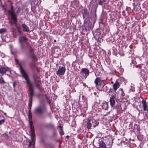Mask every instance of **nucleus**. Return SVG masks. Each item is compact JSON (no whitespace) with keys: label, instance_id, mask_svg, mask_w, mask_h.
<instances>
[{"label":"nucleus","instance_id":"nucleus-1","mask_svg":"<svg viewBox=\"0 0 148 148\" xmlns=\"http://www.w3.org/2000/svg\"><path fill=\"white\" fill-rule=\"evenodd\" d=\"M20 71L22 75L26 81V83L27 86L28 87V93L29 97L28 103L32 104V98L34 94V88L32 83L29 79L28 75L26 72L23 68L22 66H19Z\"/></svg>","mask_w":148,"mask_h":148},{"label":"nucleus","instance_id":"nucleus-2","mask_svg":"<svg viewBox=\"0 0 148 148\" xmlns=\"http://www.w3.org/2000/svg\"><path fill=\"white\" fill-rule=\"evenodd\" d=\"M10 5V8L7 10V12L10 16L11 19L13 21L15 27H16L18 26L17 17L21 11V8L20 6H17L14 9L12 4L11 3Z\"/></svg>","mask_w":148,"mask_h":148},{"label":"nucleus","instance_id":"nucleus-3","mask_svg":"<svg viewBox=\"0 0 148 148\" xmlns=\"http://www.w3.org/2000/svg\"><path fill=\"white\" fill-rule=\"evenodd\" d=\"M47 108L45 106L42 105L36 107L35 109L34 113L40 117L42 118H45V116H42V114L47 111Z\"/></svg>","mask_w":148,"mask_h":148},{"label":"nucleus","instance_id":"nucleus-4","mask_svg":"<svg viewBox=\"0 0 148 148\" xmlns=\"http://www.w3.org/2000/svg\"><path fill=\"white\" fill-rule=\"evenodd\" d=\"M34 82L36 87L39 90H42V88L40 85L41 81L40 77L36 73H33V76Z\"/></svg>","mask_w":148,"mask_h":148},{"label":"nucleus","instance_id":"nucleus-5","mask_svg":"<svg viewBox=\"0 0 148 148\" xmlns=\"http://www.w3.org/2000/svg\"><path fill=\"white\" fill-rule=\"evenodd\" d=\"M26 48L28 50L30 57L32 58L33 61H35L36 59V57L34 53V51L29 43L26 42Z\"/></svg>","mask_w":148,"mask_h":148},{"label":"nucleus","instance_id":"nucleus-6","mask_svg":"<svg viewBox=\"0 0 148 148\" xmlns=\"http://www.w3.org/2000/svg\"><path fill=\"white\" fill-rule=\"evenodd\" d=\"M29 126L30 127V136L32 139V140L33 143L35 138V134L34 131V127L33 125V122L32 121V119H29Z\"/></svg>","mask_w":148,"mask_h":148},{"label":"nucleus","instance_id":"nucleus-7","mask_svg":"<svg viewBox=\"0 0 148 148\" xmlns=\"http://www.w3.org/2000/svg\"><path fill=\"white\" fill-rule=\"evenodd\" d=\"M28 40V38L25 36H20L18 38V42L20 44V47L21 49H23L25 48L23 42H26Z\"/></svg>","mask_w":148,"mask_h":148},{"label":"nucleus","instance_id":"nucleus-8","mask_svg":"<svg viewBox=\"0 0 148 148\" xmlns=\"http://www.w3.org/2000/svg\"><path fill=\"white\" fill-rule=\"evenodd\" d=\"M126 106L122 104L121 105L120 104L118 105L116 108V109L118 114H119L123 112L126 110Z\"/></svg>","mask_w":148,"mask_h":148},{"label":"nucleus","instance_id":"nucleus-9","mask_svg":"<svg viewBox=\"0 0 148 148\" xmlns=\"http://www.w3.org/2000/svg\"><path fill=\"white\" fill-rule=\"evenodd\" d=\"M65 71L66 69L65 67L59 66L57 72L56 74L59 75H64Z\"/></svg>","mask_w":148,"mask_h":148},{"label":"nucleus","instance_id":"nucleus-10","mask_svg":"<svg viewBox=\"0 0 148 148\" xmlns=\"http://www.w3.org/2000/svg\"><path fill=\"white\" fill-rule=\"evenodd\" d=\"M32 104L28 103V108L29 110L28 111V116L29 119H32V114L31 112V108L32 107Z\"/></svg>","mask_w":148,"mask_h":148},{"label":"nucleus","instance_id":"nucleus-11","mask_svg":"<svg viewBox=\"0 0 148 148\" xmlns=\"http://www.w3.org/2000/svg\"><path fill=\"white\" fill-rule=\"evenodd\" d=\"M116 100V96L115 95H111L110 98V104L112 107L113 106L115 103Z\"/></svg>","mask_w":148,"mask_h":148},{"label":"nucleus","instance_id":"nucleus-12","mask_svg":"<svg viewBox=\"0 0 148 148\" xmlns=\"http://www.w3.org/2000/svg\"><path fill=\"white\" fill-rule=\"evenodd\" d=\"M81 71L85 76V78H86L89 75V71L88 69L86 68H82L81 70Z\"/></svg>","mask_w":148,"mask_h":148},{"label":"nucleus","instance_id":"nucleus-13","mask_svg":"<svg viewBox=\"0 0 148 148\" xmlns=\"http://www.w3.org/2000/svg\"><path fill=\"white\" fill-rule=\"evenodd\" d=\"M99 148H106V145L105 143L103 141H99Z\"/></svg>","mask_w":148,"mask_h":148},{"label":"nucleus","instance_id":"nucleus-14","mask_svg":"<svg viewBox=\"0 0 148 148\" xmlns=\"http://www.w3.org/2000/svg\"><path fill=\"white\" fill-rule=\"evenodd\" d=\"M8 69L9 68L8 67H1L0 68V73L2 75H3Z\"/></svg>","mask_w":148,"mask_h":148},{"label":"nucleus","instance_id":"nucleus-15","mask_svg":"<svg viewBox=\"0 0 148 148\" xmlns=\"http://www.w3.org/2000/svg\"><path fill=\"white\" fill-rule=\"evenodd\" d=\"M118 95V96L121 99H123V97L125 95V93L123 89H121L119 90Z\"/></svg>","mask_w":148,"mask_h":148},{"label":"nucleus","instance_id":"nucleus-16","mask_svg":"<svg viewBox=\"0 0 148 148\" xmlns=\"http://www.w3.org/2000/svg\"><path fill=\"white\" fill-rule=\"evenodd\" d=\"M141 102L143 104V108L144 110L148 111V106H147V103L146 101L144 100H143Z\"/></svg>","mask_w":148,"mask_h":148},{"label":"nucleus","instance_id":"nucleus-17","mask_svg":"<svg viewBox=\"0 0 148 148\" xmlns=\"http://www.w3.org/2000/svg\"><path fill=\"white\" fill-rule=\"evenodd\" d=\"M103 82L101 78L99 77L96 78L94 81V83L96 84V86L98 85V84L101 83Z\"/></svg>","mask_w":148,"mask_h":148},{"label":"nucleus","instance_id":"nucleus-18","mask_svg":"<svg viewBox=\"0 0 148 148\" xmlns=\"http://www.w3.org/2000/svg\"><path fill=\"white\" fill-rule=\"evenodd\" d=\"M104 86V83L103 82L101 83L98 84V85L96 86L97 88L100 91H103V88Z\"/></svg>","mask_w":148,"mask_h":148},{"label":"nucleus","instance_id":"nucleus-19","mask_svg":"<svg viewBox=\"0 0 148 148\" xmlns=\"http://www.w3.org/2000/svg\"><path fill=\"white\" fill-rule=\"evenodd\" d=\"M81 12L82 14H84L85 15H88L89 14V11L85 8H84L82 10Z\"/></svg>","mask_w":148,"mask_h":148},{"label":"nucleus","instance_id":"nucleus-20","mask_svg":"<svg viewBox=\"0 0 148 148\" xmlns=\"http://www.w3.org/2000/svg\"><path fill=\"white\" fill-rule=\"evenodd\" d=\"M22 27L23 31L25 32H29L30 31L29 27L25 23H23L22 24Z\"/></svg>","mask_w":148,"mask_h":148},{"label":"nucleus","instance_id":"nucleus-21","mask_svg":"<svg viewBox=\"0 0 148 148\" xmlns=\"http://www.w3.org/2000/svg\"><path fill=\"white\" fill-rule=\"evenodd\" d=\"M101 106L103 109L105 110H107L108 109V104L107 102L105 101L103 102Z\"/></svg>","mask_w":148,"mask_h":148},{"label":"nucleus","instance_id":"nucleus-22","mask_svg":"<svg viewBox=\"0 0 148 148\" xmlns=\"http://www.w3.org/2000/svg\"><path fill=\"white\" fill-rule=\"evenodd\" d=\"M120 84L119 82L116 81V82L113 85V89L115 91L119 87Z\"/></svg>","mask_w":148,"mask_h":148},{"label":"nucleus","instance_id":"nucleus-23","mask_svg":"<svg viewBox=\"0 0 148 148\" xmlns=\"http://www.w3.org/2000/svg\"><path fill=\"white\" fill-rule=\"evenodd\" d=\"M31 139H32V141H30L29 142V144L28 146V147H31V146L32 145V148H35V140H34V142L33 143L32 142V138L31 137Z\"/></svg>","mask_w":148,"mask_h":148},{"label":"nucleus","instance_id":"nucleus-24","mask_svg":"<svg viewBox=\"0 0 148 148\" xmlns=\"http://www.w3.org/2000/svg\"><path fill=\"white\" fill-rule=\"evenodd\" d=\"M93 122V120H89L88 121L87 124V127L88 129H90L91 128L92 125L91 123H92Z\"/></svg>","mask_w":148,"mask_h":148},{"label":"nucleus","instance_id":"nucleus-25","mask_svg":"<svg viewBox=\"0 0 148 148\" xmlns=\"http://www.w3.org/2000/svg\"><path fill=\"white\" fill-rule=\"evenodd\" d=\"M0 117L2 119L0 120V125L3 124L5 122V118L2 115H0Z\"/></svg>","mask_w":148,"mask_h":148},{"label":"nucleus","instance_id":"nucleus-26","mask_svg":"<svg viewBox=\"0 0 148 148\" xmlns=\"http://www.w3.org/2000/svg\"><path fill=\"white\" fill-rule=\"evenodd\" d=\"M45 126L47 128H53L54 127V125L51 123L47 124L45 125Z\"/></svg>","mask_w":148,"mask_h":148},{"label":"nucleus","instance_id":"nucleus-27","mask_svg":"<svg viewBox=\"0 0 148 148\" xmlns=\"http://www.w3.org/2000/svg\"><path fill=\"white\" fill-rule=\"evenodd\" d=\"M60 129V131L59 132L60 134V135H63L64 134V132L63 131V127L61 126V125H60L59 127H58Z\"/></svg>","mask_w":148,"mask_h":148},{"label":"nucleus","instance_id":"nucleus-28","mask_svg":"<svg viewBox=\"0 0 148 148\" xmlns=\"http://www.w3.org/2000/svg\"><path fill=\"white\" fill-rule=\"evenodd\" d=\"M134 128L135 130H137V132H139L140 131V127L139 125H135L134 126Z\"/></svg>","mask_w":148,"mask_h":148},{"label":"nucleus","instance_id":"nucleus-29","mask_svg":"<svg viewBox=\"0 0 148 148\" xmlns=\"http://www.w3.org/2000/svg\"><path fill=\"white\" fill-rule=\"evenodd\" d=\"M5 83V81L3 80V78L1 77L0 78V84H3Z\"/></svg>","mask_w":148,"mask_h":148},{"label":"nucleus","instance_id":"nucleus-30","mask_svg":"<svg viewBox=\"0 0 148 148\" xmlns=\"http://www.w3.org/2000/svg\"><path fill=\"white\" fill-rule=\"evenodd\" d=\"M29 66L31 69H33L35 67V63H32L29 64Z\"/></svg>","mask_w":148,"mask_h":148},{"label":"nucleus","instance_id":"nucleus-31","mask_svg":"<svg viewBox=\"0 0 148 148\" xmlns=\"http://www.w3.org/2000/svg\"><path fill=\"white\" fill-rule=\"evenodd\" d=\"M6 30L5 28H2L0 29V33L1 34L5 32Z\"/></svg>","mask_w":148,"mask_h":148},{"label":"nucleus","instance_id":"nucleus-32","mask_svg":"<svg viewBox=\"0 0 148 148\" xmlns=\"http://www.w3.org/2000/svg\"><path fill=\"white\" fill-rule=\"evenodd\" d=\"M86 24L87 25V24H88V26L90 27V25H91V23L89 21H87L86 22Z\"/></svg>","mask_w":148,"mask_h":148},{"label":"nucleus","instance_id":"nucleus-33","mask_svg":"<svg viewBox=\"0 0 148 148\" xmlns=\"http://www.w3.org/2000/svg\"><path fill=\"white\" fill-rule=\"evenodd\" d=\"M102 4H103V1L101 0H100L99 1V5H102Z\"/></svg>","mask_w":148,"mask_h":148},{"label":"nucleus","instance_id":"nucleus-34","mask_svg":"<svg viewBox=\"0 0 148 148\" xmlns=\"http://www.w3.org/2000/svg\"><path fill=\"white\" fill-rule=\"evenodd\" d=\"M112 89H110V90H109V93H108V94H109V95H110V94L109 93H110V92H112Z\"/></svg>","mask_w":148,"mask_h":148},{"label":"nucleus","instance_id":"nucleus-35","mask_svg":"<svg viewBox=\"0 0 148 148\" xmlns=\"http://www.w3.org/2000/svg\"><path fill=\"white\" fill-rule=\"evenodd\" d=\"M19 34H21V31L20 30V29L17 30Z\"/></svg>","mask_w":148,"mask_h":148},{"label":"nucleus","instance_id":"nucleus-36","mask_svg":"<svg viewBox=\"0 0 148 148\" xmlns=\"http://www.w3.org/2000/svg\"><path fill=\"white\" fill-rule=\"evenodd\" d=\"M15 85V82H13V86L14 88Z\"/></svg>","mask_w":148,"mask_h":148},{"label":"nucleus","instance_id":"nucleus-37","mask_svg":"<svg viewBox=\"0 0 148 148\" xmlns=\"http://www.w3.org/2000/svg\"><path fill=\"white\" fill-rule=\"evenodd\" d=\"M16 27L17 28V30H19L20 29V27H19L17 26V27Z\"/></svg>","mask_w":148,"mask_h":148},{"label":"nucleus","instance_id":"nucleus-38","mask_svg":"<svg viewBox=\"0 0 148 148\" xmlns=\"http://www.w3.org/2000/svg\"><path fill=\"white\" fill-rule=\"evenodd\" d=\"M83 85L85 87L86 86V84L85 83H84L83 84Z\"/></svg>","mask_w":148,"mask_h":148},{"label":"nucleus","instance_id":"nucleus-39","mask_svg":"<svg viewBox=\"0 0 148 148\" xmlns=\"http://www.w3.org/2000/svg\"><path fill=\"white\" fill-rule=\"evenodd\" d=\"M85 15L84 14H83V17L84 19L85 18Z\"/></svg>","mask_w":148,"mask_h":148},{"label":"nucleus","instance_id":"nucleus-40","mask_svg":"<svg viewBox=\"0 0 148 148\" xmlns=\"http://www.w3.org/2000/svg\"><path fill=\"white\" fill-rule=\"evenodd\" d=\"M66 137L67 138H69V136H66Z\"/></svg>","mask_w":148,"mask_h":148},{"label":"nucleus","instance_id":"nucleus-41","mask_svg":"<svg viewBox=\"0 0 148 148\" xmlns=\"http://www.w3.org/2000/svg\"><path fill=\"white\" fill-rule=\"evenodd\" d=\"M4 114L5 115V116H6V113H5V112L4 113Z\"/></svg>","mask_w":148,"mask_h":148},{"label":"nucleus","instance_id":"nucleus-42","mask_svg":"<svg viewBox=\"0 0 148 148\" xmlns=\"http://www.w3.org/2000/svg\"><path fill=\"white\" fill-rule=\"evenodd\" d=\"M54 42H56V40H54Z\"/></svg>","mask_w":148,"mask_h":148},{"label":"nucleus","instance_id":"nucleus-43","mask_svg":"<svg viewBox=\"0 0 148 148\" xmlns=\"http://www.w3.org/2000/svg\"><path fill=\"white\" fill-rule=\"evenodd\" d=\"M84 97V95H83V96H82V98H83Z\"/></svg>","mask_w":148,"mask_h":148},{"label":"nucleus","instance_id":"nucleus-44","mask_svg":"<svg viewBox=\"0 0 148 148\" xmlns=\"http://www.w3.org/2000/svg\"><path fill=\"white\" fill-rule=\"evenodd\" d=\"M111 83H113V82H111Z\"/></svg>","mask_w":148,"mask_h":148},{"label":"nucleus","instance_id":"nucleus-45","mask_svg":"<svg viewBox=\"0 0 148 148\" xmlns=\"http://www.w3.org/2000/svg\"><path fill=\"white\" fill-rule=\"evenodd\" d=\"M95 126L94 125V127H95Z\"/></svg>","mask_w":148,"mask_h":148},{"label":"nucleus","instance_id":"nucleus-46","mask_svg":"<svg viewBox=\"0 0 148 148\" xmlns=\"http://www.w3.org/2000/svg\"><path fill=\"white\" fill-rule=\"evenodd\" d=\"M15 60H16V59H15Z\"/></svg>","mask_w":148,"mask_h":148}]
</instances>
